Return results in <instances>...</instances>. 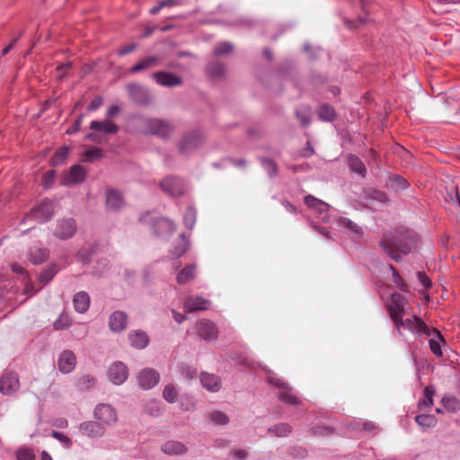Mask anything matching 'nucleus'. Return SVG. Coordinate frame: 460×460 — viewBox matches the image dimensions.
Segmentation results:
<instances>
[{
	"mask_svg": "<svg viewBox=\"0 0 460 460\" xmlns=\"http://www.w3.org/2000/svg\"><path fill=\"white\" fill-rule=\"evenodd\" d=\"M77 231V225L74 218H62L57 221L54 235L61 240L72 238Z\"/></svg>",
	"mask_w": 460,
	"mask_h": 460,
	"instance_id": "9",
	"label": "nucleus"
},
{
	"mask_svg": "<svg viewBox=\"0 0 460 460\" xmlns=\"http://www.w3.org/2000/svg\"><path fill=\"white\" fill-rule=\"evenodd\" d=\"M139 220L150 226L153 234L159 237H168L174 233L176 226L173 221L166 217H155L150 219L149 212L140 216Z\"/></svg>",
	"mask_w": 460,
	"mask_h": 460,
	"instance_id": "4",
	"label": "nucleus"
},
{
	"mask_svg": "<svg viewBox=\"0 0 460 460\" xmlns=\"http://www.w3.org/2000/svg\"><path fill=\"white\" fill-rule=\"evenodd\" d=\"M162 451L166 455L180 456L187 453V447L181 442L172 440L163 445Z\"/></svg>",
	"mask_w": 460,
	"mask_h": 460,
	"instance_id": "31",
	"label": "nucleus"
},
{
	"mask_svg": "<svg viewBox=\"0 0 460 460\" xmlns=\"http://www.w3.org/2000/svg\"><path fill=\"white\" fill-rule=\"evenodd\" d=\"M201 385L209 392L216 393L221 389L220 378L213 374L202 373L200 375Z\"/></svg>",
	"mask_w": 460,
	"mask_h": 460,
	"instance_id": "27",
	"label": "nucleus"
},
{
	"mask_svg": "<svg viewBox=\"0 0 460 460\" xmlns=\"http://www.w3.org/2000/svg\"><path fill=\"white\" fill-rule=\"evenodd\" d=\"M76 364V357L71 350H64L58 360V369L64 373L68 374L72 372Z\"/></svg>",
	"mask_w": 460,
	"mask_h": 460,
	"instance_id": "20",
	"label": "nucleus"
},
{
	"mask_svg": "<svg viewBox=\"0 0 460 460\" xmlns=\"http://www.w3.org/2000/svg\"><path fill=\"white\" fill-rule=\"evenodd\" d=\"M75 310L80 314L85 313L90 306V296L84 291L76 293L73 299Z\"/></svg>",
	"mask_w": 460,
	"mask_h": 460,
	"instance_id": "30",
	"label": "nucleus"
},
{
	"mask_svg": "<svg viewBox=\"0 0 460 460\" xmlns=\"http://www.w3.org/2000/svg\"><path fill=\"white\" fill-rule=\"evenodd\" d=\"M69 154V148L67 146H62L58 148L50 159V164L52 166H58L62 164L67 158Z\"/></svg>",
	"mask_w": 460,
	"mask_h": 460,
	"instance_id": "41",
	"label": "nucleus"
},
{
	"mask_svg": "<svg viewBox=\"0 0 460 460\" xmlns=\"http://www.w3.org/2000/svg\"><path fill=\"white\" fill-rule=\"evenodd\" d=\"M178 370L181 376L186 379L191 380L197 376V370L185 363H179Z\"/></svg>",
	"mask_w": 460,
	"mask_h": 460,
	"instance_id": "52",
	"label": "nucleus"
},
{
	"mask_svg": "<svg viewBox=\"0 0 460 460\" xmlns=\"http://www.w3.org/2000/svg\"><path fill=\"white\" fill-rule=\"evenodd\" d=\"M93 417L103 426H113L118 421L116 410L109 403H99L93 410Z\"/></svg>",
	"mask_w": 460,
	"mask_h": 460,
	"instance_id": "7",
	"label": "nucleus"
},
{
	"mask_svg": "<svg viewBox=\"0 0 460 460\" xmlns=\"http://www.w3.org/2000/svg\"><path fill=\"white\" fill-rule=\"evenodd\" d=\"M163 397L166 402L170 403L174 402L177 397V391L175 386L172 384L165 385L163 391Z\"/></svg>",
	"mask_w": 460,
	"mask_h": 460,
	"instance_id": "54",
	"label": "nucleus"
},
{
	"mask_svg": "<svg viewBox=\"0 0 460 460\" xmlns=\"http://www.w3.org/2000/svg\"><path fill=\"white\" fill-rule=\"evenodd\" d=\"M417 277L420 284L427 289L430 288L432 286V282L430 279L423 272L418 271Z\"/></svg>",
	"mask_w": 460,
	"mask_h": 460,
	"instance_id": "63",
	"label": "nucleus"
},
{
	"mask_svg": "<svg viewBox=\"0 0 460 460\" xmlns=\"http://www.w3.org/2000/svg\"><path fill=\"white\" fill-rule=\"evenodd\" d=\"M348 165L349 169L360 175L361 177H365L367 174V168L361 159L355 155H349L348 156Z\"/></svg>",
	"mask_w": 460,
	"mask_h": 460,
	"instance_id": "33",
	"label": "nucleus"
},
{
	"mask_svg": "<svg viewBox=\"0 0 460 460\" xmlns=\"http://www.w3.org/2000/svg\"><path fill=\"white\" fill-rule=\"evenodd\" d=\"M292 431V428L288 423H279L269 428L268 432L275 434L276 437L282 438L288 436Z\"/></svg>",
	"mask_w": 460,
	"mask_h": 460,
	"instance_id": "42",
	"label": "nucleus"
},
{
	"mask_svg": "<svg viewBox=\"0 0 460 460\" xmlns=\"http://www.w3.org/2000/svg\"><path fill=\"white\" fill-rule=\"evenodd\" d=\"M265 370L268 373L267 381L270 385H274L278 388H281L283 390L284 389L292 390V387L288 383H286L285 381H283L280 378L276 377L270 370L266 369V368H265Z\"/></svg>",
	"mask_w": 460,
	"mask_h": 460,
	"instance_id": "48",
	"label": "nucleus"
},
{
	"mask_svg": "<svg viewBox=\"0 0 460 460\" xmlns=\"http://www.w3.org/2000/svg\"><path fill=\"white\" fill-rule=\"evenodd\" d=\"M393 281L394 285L402 292H409L408 287L406 283L403 281L402 278L400 276L398 271H394V276L393 277Z\"/></svg>",
	"mask_w": 460,
	"mask_h": 460,
	"instance_id": "61",
	"label": "nucleus"
},
{
	"mask_svg": "<svg viewBox=\"0 0 460 460\" xmlns=\"http://www.w3.org/2000/svg\"><path fill=\"white\" fill-rule=\"evenodd\" d=\"M196 274L195 264H190L183 268L177 275L176 280L178 284L183 285L188 281L193 279Z\"/></svg>",
	"mask_w": 460,
	"mask_h": 460,
	"instance_id": "36",
	"label": "nucleus"
},
{
	"mask_svg": "<svg viewBox=\"0 0 460 460\" xmlns=\"http://www.w3.org/2000/svg\"><path fill=\"white\" fill-rule=\"evenodd\" d=\"M296 117L303 127H307L311 122V108L307 105H301L296 110Z\"/></svg>",
	"mask_w": 460,
	"mask_h": 460,
	"instance_id": "37",
	"label": "nucleus"
},
{
	"mask_svg": "<svg viewBox=\"0 0 460 460\" xmlns=\"http://www.w3.org/2000/svg\"><path fill=\"white\" fill-rule=\"evenodd\" d=\"M152 77L155 80V82L166 87H174L177 85H181L182 81L181 77L164 71H159L152 74Z\"/></svg>",
	"mask_w": 460,
	"mask_h": 460,
	"instance_id": "21",
	"label": "nucleus"
},
{
	"mask_svg": "<svg viewBox=\"0 0 460 460\" xmlns=\"http://www.w3.org/2000/svg\"><path fill=\"white\" fill-rule=\"evenodd\" d=\"M108 376L111 383L117 385H121L128 378V367L120 361L114 362L109 368Z\"/></svg>",
	"mask_w": 460,
	"mask_h": 460,
	"instance_id": "16",
	"label": "nucleus"
},
{
	"mask_svg": "<svg viewBox=\"0 0 460 460\" xmlns=\"http://www.w3.org/2000/svg\"><path fill=\"white\" fill-rule=\"evenodd\" d=\"M234 49V46L232 43L228 41L219 42L214 49L215 56H223L230 54Z\"/></svg>",
	"mask_w": 460,
	"mask_h": 460,
	"instance_id": "53",
	"label": "nucleus"
},
{
	"mask_svg": "<svg viewBox=\"0 0 460 460\" xmlns=\"http://www.w3.org/2000/svg\"><path fill=\"white\" fill-rule=\"evenodd\" d=\"M394 323L399 334H402L401 328H404L413 334H424L430 336L432 332L438 340H442L441 333L437 329H429L425 322L419 316L414 315L412 318L403 319L402 317H394Z\"/></svg>",
	"mask_w": 460,
	"mask_h": 460,
	"instance_id": "2",
	"label": "nucleus"
},
{
	"mask_svg": "<svg viewBox=\"0 0 460 460\" xmlns=\"http://www.w3.org/2000/svg\"><path fill=\"white\" fill-rule=\"evenodd\" d=\"M435 394V389L432 385H428L424 388V398L420 400L418 402V409L420 411L426 407L433 405V395Z\"/></svg>",
	"mask_w": 460,
	"mask_h": 460,
	"instance_id": "39",
	"label": "nucleus"
},
{
	"mask_svg": "<svg viewBox=\"0 0 460 460\" xmlns=\"http://www.w3.org/2000/svg\"><path fill=\"white\" fill-rule=\"evenodd\" d=\"M367 197L370 199L376 200L380 203H386L388 201L387 195L384 191L378 190H370L367 193Z\"/></svg>",
	"mask_w": 460,
	"mask_h": 460,
	"instance_id": "58",
	"label": "nucleus"
},
{
	"mask_svg": "<svg viewBox=\"0 0 460 460\" xmlns=\"http://www.w3.org/2000/svg\"><path fill=\"white\" fill-rule=\"evenodd\" d=\"M58 270L59 268L57 265V263H51L48 268H46L39 276V288H37L32 293H37L45 285L49 283L53 279V278L58 274Z\"/></svg>",
	"mask_w": 460,
	"mask_h": 460,
	"instance_id": "26",
	"label": "nucleus"
},
{
	"mask_svg": "<svg viewBox=\"0 0 460 460\" xmlns=\"http://www.w3.org/2000/svg\"><path fill=\"white\" fill-rule=\"evenodd\" d=\"M207 74L213 78H219L224 75V65L218 61H211L207 66Z\"/></svg>",
	"mask_w": 460,
	"mask_h": 460,
	"instance_id": "40",
	"label": "nucleus"
},
{
	"mask_svg": "<svg viewBox=\"0 0 460 460\" xmlns=\"http://www.w3.org/2000/svg\"><path fill=\"white\" fill-rule=\"evenodd\" d=\"M146 411L152 416L160 415L162 412V403L159 401H151L146 406Z\"/></svg>",
	"mask_w": 460,
	"mask_h": 460,
	"instance_id": "56",
	"label": "nucleus"
},
{
	"mask_svg": "<svg viewBox=\"0 0 460 460\" xmlns=\"http://www.w3.org/2000/svg\"><path fill=\"white\" fill-rule=\"evenodd\" d=\"M90 128L93 130V132L88 133L86 135V138L95 143L101 142L97 132L115 134L119 130V127L109 119H104L102 121L93 120L90 124Z\"/></svg>",
	"mask_w": 460,
	"mask_h": 460,
	"instance_id": "8",
	"label": "nucleus"
},
{
	"mask_svg": "<svg viewBox=\"0 0 460 460\" xmlns=\"http://www.w3.org/2000/svg\"><path fill=\"white\" fill-rule=\"evenodd\" d=\"M140 122L143 127V134L145 135H152L162 139H168L173 131V127L166 119L141 118Z\"/></svg>",
	"mask_w": 460,
	"mask_h": 460,
	"instance_id": "3",
	"label": "nucleus"
},
{
	"mask_svg": "<svg viewBox=\"0 0 460 460\" xmlns=\"http://www.w3.org/2000/svg\"><path fill=\"white\" fill-rule=\"evenodd\" d=\"M79 429L84 436L90 438H102L106 433V429L100 422L93 420L83 421L79 425Z\"/></svg>",
	"mask_w": 460,
	"mask_h": 460,
	"instance_id": "15",
	"label": "nucleus"
},
{
	"mask_svg": "<svg viewBox=\"0 0 460 460\" xmlns=\"http://www.w3.org/2000/svg\"><path fill=\"white\" fill-rule=\"evenodd\" d=\"M265 370L268 373L267 381L270 385H274L278 388H281L283 390L284 389L292 390V387L288 383H286L285 381H283L280 378L276 377L270 370L266 369V368H265Z\"/></svg>",
	"mask_w": 460,
	"mask_h": 460,
	"instance_id": "47",
	"label": "nucleus"
},
{
	"mask_svg": "<svg viewBox=\"0 0 460 460\" xmlns=\"http://www.w3.org/2000/svg\"><path fill=\"white\" fill-rule=\"evenodd\" d=\"M441 402L443 407L449 412H456L460 409L459 402L455 396H444Z\"/></svg>",
	"mask_w": 460,
	"mask_h": 460,
	"instance_id": "43",
	"label": "nucleus"
},
{
	"mask_svg": "<svg viewBox=\"0 0 460 460\" xmlns=\"http://www.w3.org/2000/svg\"><path fill=\"white\" fill-rule=\"evenodd\" d=\"M103 102V100L101 96H95L90 102V104L87 107V110L89 111H93L99 109Z\"/></svg>",
	"mask_w": 460,
	"mask_h": 460,
	"instance_id": "64",
	"label": "nucleus"
},
{
	"mask_svg": "<svg viewBox=\"0 0 460 460\" xmlns=\"http://www.w3.org/2000/svg\"><path fill=\"white\" fill-rule=\"evenodd\" d=\"M128 339L130 346L137 349H143L149 343L147 334L141 330L131 331L128 335Z\"/></svg>",
	"mask_w": 460,
	"mask_h": 460,
	"instance_id": "24",
	"label": "nucleus"
},
{
	"mask_svg": "<svg viewBox=\"0 0 460 460\" xmlns=\"http://www.w3.org/2000/svg\"><path fill=\"white\" fill-rule=\"evenodd\" d=\"M259 160L270 178L278 174V165L273 160L265 157H260Z\"/></svg>",
	"mask_w": 460,
	"mask_h": 460,
	"instance_id": "44",
	"label": "nucleus"
},
{
	"mask_svg": "<svg viewBox=\"0 0 460 460\" xmlns=\"http://www.w3.org/2000/svg\"><path fill=\"white\" fill-rule=\"evenodd\" d=\"M304 202L309 208L316 211L319 214V217L323 221H324V222L329 221V216H328L329 205L326 202H324L319 199H316L313 195H306L304 198Z\"/></svg>",
	"mask_w": 460,
	"mask_h": 460,
	"instance_id": "18",
	"label": "nucleus"
},
{
	"mask_svg": "<svg viewBox=\"0 0 460 460\" xmlns=\"http://www.w3.org/2000/svg\"><path fill=\"white\" fill-rule=\"evenodd\" d=\"M128 324V315L123 311H115L109 317V327L113 332H121Z\"/></svg>",
	"mask_w": 460,
	"mask_h": 460,
	"instance_id": "22",
	"label": "nucleus"
},
{
	"mask_svg": "<svg viewBox=\"0 0 460 460\" xmlns=\"http://www.w3.org/2000/svg\"><path fill=\"white\" fill-rule=\"evenodd\" d=\"M50 436L58 440L66 449L72 447V440L66 435L57 430H52Z\"/></svg>",
	"mask_w": 460,
	"mask_h": 460,
	"instance_id": "55",
	"label": "nucleus"
},
{
	"mask_svg": "<svg viewBox=\"0 0 460 460\" xmlns=\"http://www.w3.org/2000/svg\"><path fill=\"white\" fill-rule=\"evenodd\" d=\"M190 242L185 234H181L179 240L173 245L171 255L174 258L181 257L189 249Z\"/></svg>",
	"mask_w": 460,
	"mask_h": 460,
	"instance_id": "32",
	"label": "nucleus"
},
{
	"mask_svg": "<svg viewBox=\"0 0 460 460\" xmlns=\"http://www.w3.org/2000/svg\"><path fill=\"white\" fill-rule=\"evenodd\" d=\"M160 186L164 192L171 196H181L185 191L184 182L179 177H166L161 181Z\"/></svg>",
	"mask_w": 460,
	"mask_h": 460,
	"instance_id": "12",
	"label": "nucleus"
},
{
	"mask_svg": "<svg viewBox=\"0 0 460 460\" xmlns=\"http://www.w3.org/2000/svg\"><path fill=\"white\" fill-rule=\"evenodd\" d=\"M197 213L194 208L189 207L184 214L183 221L185 226L192 230L196 223Z\"/></svg>",
	"mask_w": 460,
	"mask_h": 460,
	"instance_id": "50",
	"label": "nucleus"
},
{
	"mask_svg": "<svg viewBox=\"0 0 460 460\" xmlns=\"http://www.w3.org/2000/svg\"><path fill=\"white\" fill-rule=\"evenodd\" d=\"M196 329L199 336L205 341H214L217 338L218 331L216 324L208 319L197 322Z\"/></svg>",
	"mask_w": 460,
	"mask_h": 460,
	"instance_id": "13",
	"label": "nucleus"
},
{
	"mask_svg": "<svg viewBox=\"0 0 460 460\" xmlns=\"http://www.w3.org/2000/svg\"><path fill=\"white\" fill-rule=\"evenodd\" d=\"M420 240L416 231L399 227L394 233L383 235L379 241V246L391 260L401 262L402 256H406L417 249Z\"/></svg>",
	"mask_w": 460,
	"mask_h": 460,
	"instance_id": "1",
	"label": "nucleus"
},
{
	"mask_svg": "<svg viewBox=\"0 0 460 460\" xmlns=\"http://www.w3.org/2000/svg\"><path fill=\"white\" fill-rule=\"evenodd\" d=\"M49 252L40 243L31 245L28 250V260L35 265L43 263L48 260Z\"/></svg>",
	"mask_w": 460,
	"mask_h": 460,
	"instance_id": "19",
	"label": "nucleus"
},
{
	"mask_svg": "<svg viewBox=\"0 0 460 460\" xmlns=\"http://www.w3.org/2000/svg\"><path fill=\"white\" fill-rule=\"evenodd\" d=\"M86 177L85 169L80 164L73 165L65 181L66 184H78L83 182Z\"/></svg>",
	"mask_w": 460,
	"mask_h": 460,
	"instance_id": "28",
	"label": "nucleus"
},
{
	"mask_svg": "<svg viewBox=\"0 0 460 460\" xmlns=\"http://www.w3.org/2000/svg\"><path fill=\"white\" fill-rule=\"evenodd\" d=\"M209 420L217 425H226L229 422L228 416L220 411H214L208 414Z\"/></svg>",
	"mask_w": 460,
	"mask_h": 460,
	"instance_id": "51",
	"label": "nucleus"
},
{
	"mask_svg": "<svg viewBox=\"0 0 460 460\" xmlns=\"http://www.w3.org/2000/svg\"><path fill=\"white\" fill-rule=\"evenodd\" d=\"M406 303L407 300L402 295L396 292L392 295L391 304L387 305V310L393 322L394 317L403 316Z\"/></svg>",
	"mask_w": 460,
	"mask_h": 460,
	"instance_id": "17",
	"label": "nucleus"
},
{
	"mask_svg": "<svg viewBox=\"0 0 460 460\" xmlns=\"http://www.w3.org/2000/svg\"><path fill=\"white\" fill-rule=\"evenodd\" d=\"M127 90L130 99L139 105H149L153 102L149 91L137 84H128Z\"/></svg>",
	"mask_w": 460,
	"mask_h": 460,
	"instance_id": "11",
	"label": "nucleus"
},
{
	"mask_svg": "<svg viewBox=\"0 0 460 460\" xmlns=\"http://www.w3.org/2000/svg\"><path fill=\"white\" fill-rule=\"evenodd\" d=\"M17 460H35L34 453L30 448H20L16 452Z\"/></svg>",
	"mask_w": 460,
	"mask_h": 460,
	"instance_id": "59",
	"label": "nucleus"
},
{
	"mask_svg": "<svg viewBox=\"0 0 460 460\" xmlns=\"http://www.w3.org/2000/svg\"><path fill=\"white\" fill-rule=\"evenodd\" d=\"M291 390H282L279 393V398L281 402H283L284 403H287V404H291V405H299L300 404V401L299 399L297 398L296 395L289 393Z\"/></svg>",
	"mask_w": 460,
	"mask_h": 460,
	"instance_id": "46",
	"label": "nucleus"
},
{
	"mask_svg": "<svg viewBox=\"0 0 460 460\" xmlns=\"http://www.w3.org/2000/svg\"><path fill=\"white\" fill-rule=\"evenodd\" d=\"M210 301L199 296H189L184 301L187 312L192 313L199 310H207Z\"/></svg>",
	"mask_w": 460,
	"mask_h": 460,
	"instance_id": "23",
	"label": "nucleus"
},
{
	"mask_svg": "<svg viewBox=\"0 0 460 460\" xmlns=\"http://www.w3.org/2000/svg\"><path fill=\"white\" fill-rule=\"evenodd\" d=\"M340 224L341 226L349 230L350 233L357 234L358 237L363 235L362 228L349 218L342 217Z\"/></svg>",
	"mask_w": 460,
	"mask_h": 460,
	"instance_id": "45",
	"label": "nucleus"
},
{
	"mask_svg": "<svg viewBox=\"0 0 460 460\" xmlns=\"http://www.w3.org/2000/svg\"><path fill=\"white\" fill-rule=\"evenodd\" d=\"M409 186L408 181L399 174H390L386 182V187L395 192L405 190Z\"/></svg>",
	"mask_w": 460,
	"mask_h": 460,
	"instance_id": "29",
	"label": "nucleus"
},
{
	"mask_svg": "<svg viewBox=\"0 0 460 460\" xmlns=\"http://www.w3.org/2000/svg\"><path fill=\"white\" fill-rule=\"evenodd\" d=\"M415 421L423 429L434 428L437 423V418L432 414H419L415 417Z\"/></svg>",
	"mask_w": 460,
	"mask_h": 460,
	"instance_id": "38",
	"label": "nucleus"
},
{
	"mask_svg": "<svg viewBox=\"0 0 460 460\" xmlns=\"http://www.w3.org/2000/svg\"><path fill=\"white\" fill-rule=\"evenodd\" d=\"M83 155L88 161L97 160L102 157V150L94 146L85 150Z\"/></svg>",
	"mask_w": 460,
	"mask_h": 460,
	"instance_id": "57",
	"label": "nucleus"
},
{
	"mask_svg": "<svg viewBox=\"0 0 460 460\" xmlns=\"http://www.w3.org/2000/svg\"><path fill=\"white\" fill-rule=\"evenodd\" d=\"M157 62L158 59L156 57L145 58L130 68V73L135 74L143 70H147L149 68L155 67L157 65Z\"/></svg>",
	"mask_w": 460,
	"mask_h": 460,
	"instance_id": "35",
	"label": "nucleus"
},
{
	"mask_svg": "<svg viewBox=\"0 0 460 460\" xmlns=\"http://www.w3.org/2000/svg\"><path fill=\"white\" fill-rule=\"evenodd\" d=\"M94 384V377L89 375H85L77 380L76 386L80 391H85L93 387Z\"/></svg>",
	"mask_w": 460,
	"mask_h": 460,
	"instance_id": "49",
	"label": "nucleus"
},
{
	"mask_svg": "<svg viewBox=\"0 0 460 460\" xmlns=\"http://www.w3.org/2000/svg\"><path fill=\"white\" fill-rule=\"evenodd\" d=\"M54 215V204L51 200L43 199L38 207L31 211V214L26 216L21 222L24 224L30 218H33L38 223H45L51 219Z\"/></svg>",
	"mask_w": 460,
	"mask_h": 460,
	"instance_id": "5",
	"label": "nucleus"
},
{
	"mask_svg": "<svg viewBox=\"0 0 460 460\" xmlns=\"http://www.w3.org/2000/svg\"><path fill=\"white\" fill-rule=\"evenodd\" d=\"M20 388L18 374L14 371H5L0 378V393L11 395Z\"/></svg>",
	"mask_w": 460,
	"mask_h": 460,
	"instance_id": "10",
	"label": "nucleus"
},
{
	"mask_svg": "<svg viewBox=\"0 0 460 460\" xmlns=\"http://www.w3.org/2000/svg\"><path fill=\"white\" fill-rule=\"evenodd\" d=\"M204 136L198 130L186 133L179 144L180 153L182 155H190L204 143Z\"/></svg>",
	"mask_w": 460,
	"mask_h": 460,
	"instance_id": "6",
	"label": "nucleus"
},
{
	"mask_svg": "<svg viewBox=\"0 0 460 460\" xmlns=\"http://www.w3.org/2000/svg\"><path fill=\"white\" fill-rule=\"evenodd\" d=\"M317 115L323 121L332 122L336 119V111L334 108L327 103L319 106Z\"/></svg>",
	"mask_w": 460,
	"mask_h": 460,
	"instance_id": "34",
	"label": "nucleus"
},
{
	"mask_svg": "<svg viewBox=\"0 0 460 460\" xmlns=\"http://www.w3.org/2000/svg\"><path fill=\"white\" fill-rule=\"evenodd\" d=\"M429 348L430 350L438 357H441L443 355L440 342L435 339L429 340Z\"/></svg>",
	"mask_w": 460,
	"mask_h": 460,
	"instance_id": "62",
	"label": "nucleus"
},
{
	"mask_svg": "<svg viewBox=\"0 0 460 460\" xmlns=\"http://www.w3.org/2000/svg\"><path fill=\"white\" fill-rule=\"evenodd\" d=\"M93 252V248L86 250V249H81L77 252V257L80 261H82L84 264H89L91 262V255Z\"/></svg>",
	"mask_w": 460,
	"mask_h": 460,
	"instance_id": "60",
	"label": "nucleus"
},
{
	"mask_svg": "<svg viewBox=\"0 0 460 460\" xmlns=\"http://www.w3.org/2000/svg\"><path fill=\"white\" fill-rule=\"evenodd\" d=\"M160 379L159 373L153 368H145L137 375V383L139 386L145 390L155 387Z\"/></svg>",
	"mask_w": 460,
	"mask_h": 460,
	"instance_id": "14",
	"label": "nucleus"
},
{
	"mask_svg": "<svg viewBox=\"0 0 460 460\" xmlns=\"http://www.w3.org/2000/svg\"><path fill=\"white\" fill-rule=\"evenodd\" d=\"M124 206V199L121 193L114 189L106 191V207L111 210H119Z\"/></svg>",
	"mask_w": 460,
	"mask_h": 460,
	"instance_id": "25",
	"label": "nucleus"
}]
</instances>
